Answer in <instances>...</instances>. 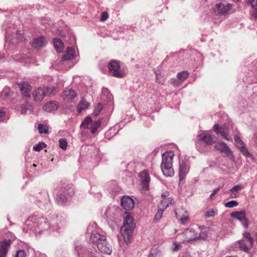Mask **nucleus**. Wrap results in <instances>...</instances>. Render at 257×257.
Masks as SVG:
<instances>
[{
	"instance_id": "f257e3e1",
	"label": "nucleus",
	"mask_w": 257,
	"mask_h": 257,
	"mask_svg": "<svg viewBox=\"0 0 257 257\" xmlns=\"http://www.w3.org/2000/svg\"><path fill=\"white\" fill-rule=\"evenodd\" d=\"M135 225L134 217L130 213L125 212L123 215V225L121 227V233L126 244L130 242Z\"/></svg>"
},
{
	"instance_id": "f03ea898",
	"label": "nucleus",
	"mask_w": 257,
	"mask_h": 257,
	"mask_svg": "<svg viewBox=\"0 0 257 257\" xmlns=\"http://www.w3.org/2000/svg\"><path fill=\"white\" fill-rule=\"evenodd\" d=\"M54 87L39 88L35 89L33 96L36 101H41L45 96H49L55 92Z\"/></svg>"
},
{
	"instance_id": "7ed1b4c3",
	"label": "nucleus",
	"mask_w": 257,
	"mask_h": 257,
	"mask_svg": "<svg viewBox=\"0 0 257 257\" xmlns=\"http://www.w3.org/2000/svg\"><path fill=\"white\" fill-rule=\"evenodd\" d=\"M177 237L182 242H190L197 240L198 234L192 228H188L179 234Z\"/></svg>"
},
{
	"instance_id": "20e7f679",
	"label": "nucleus",
	"mask_w": 257,
	"mask_h": 257,
	"mask_svg": "<svg viewBox=\"0 0 257 257\" xmlns=\"http://www.w3.org/2000/svg\"><path fill=\"white\" fill-rule=\"evenodd\" d=\"M100 123L101 122L99 120L92 121L90 117L87 116L81 124L80 127L88 128L90 130L92 134H94L100 127Z\"/></svg>"
},
{
	"instance_id": "39448f33",
	"label": "nucleus",
	"mask_w": 257,
	"mask_h": 257,
	"mask_svg": "<svg viewBox=\"0 0 257 257\" xmlns=\"http://www.w3.org/2000/svg\"><path fill=\"white\" fill-rule=\"evenodd\" d=\"M231 8V5L227 2H223L216 4L213 7V11L216 15H224L228 14Z\"/></svg>"
},
{
	"instance_id": "423d86ee",
	"label": "nucleus",
	"mask_w": 257,
	"mask_h": 257,
	"mask_svg": "<svg viewBox=\"0 0 257 257\" xmlns=\"http://www.w3.org/2000/svg\"><path fill=\"white\" fill-rule=\"evenodd\" d=\"M108 68L111 74L118 78L124 76V73L120 70L119 62L116 60L111 61L108 65Z\"/></svg>"
},
{
	"instance_id": "0eeeda50",
	"label": "nucleus",
	"mask_w": 257,
	"mask_h": 257,
	"mask_svg": "<svg viewBox=\"0 0 257 257\" xmlns=\"http://www.w3.org/2000/svg\"><path fill=\"white\" fill-rule=\"evenodd\" d=\"M198 139L207 145H212L215 143L212 136L207 132H202L198 135Z\"/></svg>"
},
{
	"instance_id": "6e6552de",
	"label": "nucleus",
	"mask_w": 257,
	"mask_h": 257,
	"mask_svg": "<svg viewBox=\"0 0 257 257\" xmlns=\"http://www.w3.org/2000/svg\"><path fill=\"white\" fill-rule=\"evenodd\" d=\"M33 222L34 224H37L42 229H46L48 228V225L46 220L43 217L37 218L36 216H32L29 217L27 220V223L29 222Z\"/></svg>"
},
{
	"instance_id": "1a4fd4ad",
	"label": "nucleus",
	"mask_w": 257,
	"mask_h": 257,
	"mask_svg": "<svg viewBox=\"0 0 257 257\" xmlns=\"http://www.w3.org/2000/svg\"><path fill=\"white\" fill-rule=\"evenodd\" d=\"M121 205L125 210H130L134 208L135 203L132 198L128 196H124L121 198Z\"/></svg>"
},
{
	"instance_id": "9d476101",
	"label": "nucleus",
	"mask_w": 257,
	"mask_h": 257,
	"mask_svg": "<svg viewBox=\"0 0 257 257\" xmlns=\"http://www.w3.org/2000/svg\"><path fill=\"white\" fill-rule=\"evenodd\" d=\"M214 148L217 151H219L221 153H224L226 155L229 156L231 155V151L223 142H218L214 146Z\"/></svg>"
},
{
	"instance_id": "9b49d317",
	"label": "nucleus",
	"mask_w": 257,
	"mask_h": 257,
	"mask_svg": "<svg viewBox=\"0 0 257 257\" xmlns=\"http://www.w3.org/2000/svg\"><path fill=\"white\" fill-rule=\"evenodd\" d=\"M97 247L99 250L103 253L110 254L112 251L111 246L107 242L106 238H104V240L99 243Z\"/></svg>"
},
{
	"instance_id": "f8f14e48",
	"label": "nucleus",
	"mask_w": 257,
	"mask_h": 257,
	"mask_svg": "<svg viewBox=\"0 0 257 257\" xmlns=\"http://www.w3.org/2000/svg\"><path fill=\"white\" fill-rule=\"evenodd\" d=\"M18 87L20 88L22 95L26 97H30V91L31 90V86L25 82L18 83Z\"/></svg>"
},
{
	"instance_id": "ddd939ff",
	"label": "nucleus",
	"mask_w": 257,
	"mask_h": 257,
	"mask_svg": "<svg viewBox=\"0 0 257 257\" xmlns=\"http://www.w3.org/2000/svg\"><path fill=\"white\" fill-rule=\"evenodd\" d=\"M59 107V104L57 101H49L44 105L43 109L47 112H54Z\"/></svg>"
},
{
	"instance_id": "4468645a",
	"label": "nucleus",
	"mask_w": 257,
	"mask_h": 257,
	"mask_svg": "<svg viewBox=\"0 0 257 257\" xmlns=\"http://www.w3.org/2000/svg\"><path fill=\"white\" fill-rule=\"evenodd\" d=\"M140 178L144 189L147 190L149 188L150 178L148 173L146 171L142 172L140 174Z\"/></svg>"
},
{
	"instance_id": "2eb2a0df",
	"label": "nucleus",
	"mask_w": 257,
	"mask_h": 257,
	"mask_svg": "<svg viewBox=\"0 0 257 257\" xmlns=\"http://www.w3.org/2000/svg\"><path fill=\"white\" fill-rule=\"evenodd\" d=\"M174 153L172 151L166 152L162 155L161 164L172 165Z\"/></svg>"
},
{
	"instance_id": "dca6fc26",
	"label": "nucleus",
	"mask_w": 257,
	"mask_h": 257,
	"mask_svg": "<svg viewBox=\"0 0 257 257\" xmlns=\"http://www.w3.org/2000/svg\"><path fill=\"white\" fill-rule=\"evenodd\" d=\"M214 131L217 135H219L221 137L228 141L229 139L227 138L228 130L226 128L219 127L218 125L215 124L213 126Z\"/></svg>"
},
{
	"instance_id": "f3484780",
	"label": "nucleus",
	"mask_w": 257,
	"mask_h": 257,
	"mask_svg": "<svg viewBox=\"0 0 257 257\" xmlns=\"http://www.w3.org/2000/svg\"><path fill=\"white\" fill-rule=\"evenodd\" d=\"M161 168L163 174L166 177H172L174 174L172 165H161Z\"/></svg>"
},
{
	"instance_id": "a211bd4d",
	"label": "nucleus",
	"mask_w": 257,
	"mask_h": 257,
	"mask_svg": "<svg viewBox=\"0 0 257 257\" xmlns=\"http://www.w3.org/2000/svg\"><path fill=\"white\" fill-rule=\"evenodd\" d=\"M188 166L187 163L182 161L180 162L179 177L180 180L183 179L188 172Z\"/></svg>"
},
{
	"instance_id": "6ab92c4d",
	"label": "nucleus",
	"mask_w": 257,
	"mask_h": 257,
	"mask_svg": "<svg viewBox=\"0 0 257 257\" xmlns=\"http://www.w3.org/2000/svg\"><path fill=\"white\" fill-rule=\"evenodd\" d=\"M11 243L10 240H5L0 242V254L6 257L8 249Z\"/></svg>"
},
{
	"instance_id": "aec40b11",
	"label": "nucleus",
	"mask_w": 257,
	"mask_h": 257,
	"mask_svg": "<svg viewBox=\"0 0 257 257\" xmlns=\"http://www.w3.org/2000/svg\"><path fill=\"white\" fill-rule=\"evenodd\" d=\"M47 41L43 37H38L34 39L32 46L35 48H40L46 45Z\"/></svg>"
},
{
	"instance_id": "412c9836",
	"label": "nucleus",
	"mask_w": 257,
	"mask_h": 257,
	"mask_svg": "<svg viewBox=\"0 0 257 257\" xmlns=\"http://www.w3.org/2000/svg\"><path fill=\"white\" fill-rule=\"evenodd\" d=\"M105 236L101 235L100 234L94 232L92 233L90 236V241L92 243L96 244L97 246L99 243H100L102 241L104 240Z\"/></svg>"
},
{
	"instance_id": "4be33fe9",
	"label": "nucleus",
	"mask_w": 257,
	"mask_h": 257,
	"mask_svg": "<svg viewBox=\"0 0 257 257\" xmlns=\"http://www.w3.org/2000/svg\"><path fill=\"white\" fill-rule=\"evenodd\" d=\"M76 93L75 91L70 88L66 89L64 90L62 96L64 100L67 101L72 100L76 96Z\"/></svg>"
},
{
	"instance_id": "5701e85b",
	"label": "nucleus",
	"mask_w": 257,
	"mask_h": 257,
	"mask_svg": "<svg viewBox=\"0 0 257 257\" xmlns=\"http://www.w3.org/2000/svg\"><path fill=\"white\" fill-rule=\"evenodd\" d=\"M75 50L72 47H68L65 53L62 57L63 60H69L74 58L75 56Z\"/></svg>"
},
{
	"instance_id": "b1692460",
	"label": "nucleus",
	"mask_w": 257,
	"mask_h": 257,
	"mask_svg": "<svg viewBox=\"0 0 257 257\" xmlns=\"http://www.w3.org/2000/svg\"><path fill=\"white\" fill-rule=\"evenodd\" d=\"M173 203V200L171 197H169L168 198H164L161 200V203L158 205V208H160V209L165 210L170 205L172 204Z\"/></svg>"
},
{
	"instance_id": "393cba45",
	"label": "nucleus",
	"mask_w": 257,
	"mask_h": 257,
	"mask_svg": "<svg viewBox=\"0 0 257 257\" xmlns=\"http://www.w3.org/2000/svg\"><path fill=\"white\" fill-rule=\"evenodd\" d=\"M53 43L54 47L58 53H61L64 49L63 42L58 38H54L53 39Z\"/></svg>"
},
{
	"instance_id": "a878e982",
	"label": "nucleus",
	"mask_w": 257,
	"mask_h": 257,
	"mask_svg": "<svg viewBox=\"0 0 257 257\" xmlns=\"http://www.w3.org/2000/svg\"><path fill=\"white\" fill-rule=\"evenodd\" d=\"M238 244L239 248L246 252H249L252 248L253 245H251V244L249 243L248 245H247L243 240H240L238 241Z\"/></svg>"
},
{
	"instance_id": "bb28decb",
	"label": "nucleus",
	"mask_w": 257,
	"mask_h": 257,
	"mask_svg": "<svg viewBox=\"0 0 257 257\" xmlns=\"http://www.w3.org/2000/svg\"><path fill=\"white\" fill-rule=\"evenodd\" d=\"M231 217L236 218L239 221L244 220L246 218L245 213L244 211H237L233 212L231 214Z\"/></svg>"
},
{
	"instance_id": "cd10ccee",
	"label": "nucleus",
	"mask_w": 257,
	"mask_h": 257,
	"mask_svg": "<svg viewBox=\"0 0 257 257\" xmlns=\"http://www.w3.org/2000/svg\"><path fill=\"white\" fill-rule=\"evenodd\" d=\"M90 104L85 100H81L77 105V111L79 113H81L82 110L87 108Z\"/></svg>"
},
{
	"instance_id": "c85d7f7f",
	"label": "nucleus",
	"mask_w": 257,
	"mask_h": 257,
	"mask_svg": "<svg viewBox=\"0 0 257 257\" xmlns=\"http://www.w3.org/2000/svg\"><path fill=\"white\" fill-rule=\"evenodd\" d=\"M156 74V82L161 84L162 85L164 84L165 82V77L164 74H162L160 72L158 71H155Z\"/></svg>"
},
{
	"instance_id": "c756f323",
	"label": "nucleus",
	"mask_w": 257,
	"mask_h": 257,
	"mask_svg": "<svg viewBox=\"0 0 257 257\" xmlns=\"http://www.w3.org/2000/svg\"><path fill=\"white\" fill-rule=\"evenodd\" d=\"M33 106L32 104L29 102H27L25 104L21 105V114H25L27 112V111H29L30 112L33 111Z\"/></svg>"
},
{
	"instance_id": "7c9ffc66",
	"label": "nucleus",
	"mask_w": 257,
	"mask_h": 257,
	"mask_svg": "<svg viewBox=\"0 0 257 257\" xmlns=\"http://www.w3.org/2000/svg\"><path fill=\"white\" fill-rule=\"evenodd\" d=\"M56 201L58 204L63 205L67 202V198L64 195L59 194L56 196Z\"/></svg>"
},
{
	"instance_id": "2f4dec72",
	"label": "nucleus",
	"mask_w": 257,
	"mask_h": 257,
	"mask_svg": "<svg viewBox=\"0 0 257 257\" xmlns=\"http://www.w3.org/2000/svg\"><path fill=\"white\" fill-rule=\"evenodd\" d=\"M243 188V186L242 185L239 184L233 186L232 188H231L229 191L232 193L231 197L235 198L236 195L234 193V192H236L241 190Z\"/></svg>"
},
{
	"instance_id": "473e14b6",
	"label": "nucleus",
	"mask_w": 257,
	"mask_h": 257,
	"mask_svg": "<svg viewBox=\"0 0 257 257\" xmlns=\"http://www.w3.org/2000/svg\"><path fill=\"white\" fill-rule=\"evenodd\" d=\"M188 76V72L186 71H183L178 73L177 78L181 82H183L187 78Z\"/></svg>"
},
{
	"instance_id": "72a5a7b5",
	"label": "nucleus",
	"mask_w": 257,
	"mask_h": 257,
	"mask_svg": "<svg viewBox=\"0 0 257 257\" xmlns=\"http://www.w3.org/2000/svg\"><path fill=\"white\" fill-rule=\"evenodd\" d=\"M243 236L246 239V240L248 241L250 244H251V245H253L254 239L249 232L247 231L244 232Z\"/></svg>"
},
{
	"instance_id": "f704fd0d",
	"label": "nucleus",
	"mask_w": 257,
	"mask_h": 257,
	"mask_svg": "<svg viewBox=\"0 0 257 257\" xmlns=\"http://www.w3.org/2000/svg\"><path fill=\"white\" fill-rule=\"evenodd\" d=\"M38 129L40 134H47L49 132L48 127L42 124H39Z\"/></svg>"
},
{
	"instance_id": "c9c22d12",
	"label": "nucleus",
	"mask_w": 257,
	"mask_h": 257,
	"mask_svg": "<svg viewBox=\"0 0 257 257\" xmlns=\"http://www.w3.org/2000/svg\"><path fill=\"white\" fill-rule=\"evenodd\" d=\"M59 147L63 150H66L67 146L68 143L65 139H61L59 140Z\"/></svg>"
},
{
	"instance_id": "e433bc0d",
	"label": "nucleus",
	"mask_w": 257,
	"mask_h": 257,
	"mask_svg": "<svg viewBox=\"0 0 257 257\" xmlns=\"http://www.w3.org/2000/svg\"><path fill=\"white\" fill-rule=\"evenodd\" d=\"M46 147V144L43 142H40L33 147V150L36 151H40Z\"/></svg>"
},
{
	"instance_id": "4c0bfd02",
	"label": "nucleus",
	"mask_w": 257,
	"mask_h": 257,
	"mask_svg": "<svg viewBox=\"0 0 257 257\" xmlns=\"http://www.w3.org/2000/svg\"><path fill=\"white\" fill-rule=\"evenodd\" d=\"M242 154L246 157L252 158V155L248 151L247 148L244 147L240 150Z\"/></svg>"
},
{
	"instance_id": "58836bf2",
	"label": "nucleus",
	"mask_w": 257,
	"mask_h": 257,
	"mask_svg": "<svg viewBox=\"0 0 257 257\" xmlns=\"http://www.w3.org/2000/svg\"><path fill=\"white\" fill-rule=\"evenodd\" d=\"M164 210L163 209H160V208H158V211L157 213L155 215L154 219L156 221L159 220L162 217L163 212Z\"/></svg>"
},
{
	"instance_id": "ea45409f",
	"label": "nucleus",
	"mask_w": 257,
	"mask_h": 257,
	"mask_svg": "<svg viewBox=\"0 0 257 257\" xmlns=\"http://www.w3.org/2000/svg\"><path fill=\"white\" fill-rule=\"evenodd\" d=\"M238 205V203L234 200L230 201L225 204V206L228 208H232Z\"/></svg>"
},
{
	"instance_id": "a19ab883",
	"label": "nucleus",
	"mask_w": 257,
	"mask_h": 257,
	"mask_svg": "<svg viewBox=\"0 0 257 257\" xmlns=\"http://www.w3.org/2000/svg\"><path fill=\"white\" fill-rule=\"evenodd\" d=\"M181 247L182 246L180 245V244L175 241L173 243L172 250L174 252H177L180 250Z\"/></svg>"
},
{
	"instance_id": "79ce46f5",
	"label": "nucleus",
	"mask_w": 257,
	"mask_h": 257,
	"mask_svg": "<svg viewBox=\"0 0 257 257\" xmlns=\"http://www.w3.org/2000/svg\"><path fill=\"white\" fill-rule=\"evenodd\" d=\"M247 2L253 10H257V0H247Z\"/></svg>"
},
{
	"instance_id": "37998d69",
	"label": "nucleus",
	"mask_w": 257,
	"mask_h": 257,
	"mask_svg": "<svg viewBox=\"0 0 257 257\" xmlns=\"http://www.w3.org/2000/svg\"><path fill=\"white\" fill-rule=\"evenodd\" d=\"M189 216L188 214L183 215L180 218L181 223L183 224H187L189 222Z\"/></svg>"
},
{
	"instance_id": "c03bdc74",
	"label": "nucleus",
	"mask_w": 257,
	"mask_h": 257,
	"mask_svg": "<svg viewBox=\"0 0 257 257\" xmlns=\"http://www.w3.org/2000/svg\"><path fill=\"white\" fill-rule=\"evenodd\" d=\"M102 109V105L101 104H98L95 108L94 113L95 115H98Z\"/></svg>"
},
{
	"instance_id": "a18cd8bd",
	"label": "nucleus",
	"mask_w": 257,
	"mask_h": 257,
	"mask_svg": "<svg viewBox=\"0 0 257 257\" xmlns=\"http://www.w3.org/2000/svg\"><path fill=\"white\" fill-rule=\"evenodd\" d=\"M15 257H26V253L23 250H19L15 254Z\"/></svg>"
},
{
	"instance_id": "49530a36",
	"label": "nucleus",
	"mask_w": 257,
	"mask_h": 257,
	"mask_svg": "<svg viewBox=\"0 0 257 257\" xmlns=\"http://www.w3.org/2000/svg\"><path fill=\"white\" fill-rule=\"evenodd\" d=\"M108 18V15L106 12H103L101 15L100 21L104 22L106 21Z\"/></svg>"
},
{
	"instance_id": "de8ad7c7",
	"label": "nucleus",
	"mask_w": 257,
	"mask_h": 257,
	"mask_svg": "<svg viewBox=\"0 0 257 257\" xmlns=\"http://www.w3.org/2000/svg\"><path fill=\"white\" fill-rule=\"evenodd\" d=\"M215 215V212L213 209L209 210L205 212V216L206 217H212Z\"/></svg>"
},
{
	"instance_id": "09e8293b",
	"label": "nucleus",
	"mask_w": 257,
	"mask_h": 257,
	"mask_svg": "<svg viewBox=\"0 0 257 257\" xmlns=\"http://www.w3.org/2000/svg\"><path fill=\"white\" fill-rule=\"evenodd\" d=\"M207 237V234L204 232H202V233H200L199 234H198L197 239H202L204 240V239H206Z\"/></svg>"
},
{
	"instance_id": "8fccbe9b",
	"label": "nucleus",
	"mask_w": 257,
	"mask_h": 257,
	"mask_svg": "<svg viewBox=\"0 0 257 257\" xmlns=\"http://www.w3.org/2000/svg\"><path fill=\"white\" fill-rule=\"evenodd\" d=\"M18 39V41H21L23 39V36L22 35L20 31H17L16 34Z\"/></svg>"
},
{
	"instance_id": "3c124183",
	"label": "nucleus",
	"mask_w": 257,
	"mask_h": 257,
	"mask_svg": "<svg viewBox=\"0 0 257 257\" xmlns=\"http://www.w3.org/2000/svg\"><path fill=\"white\" fill-rule=\"evenodd\" d=\"M241 221H242V224H243V226L245 228H247V227L248 226V219L246 218H245V219L244 220H243Z\"/></svg>"
},
{
	"instance_id": "603ef678",
	"label": "nucleus",
	"mask_w": 257,
	"mask_h": 257,
	"mask_svg": "<svg viewBox=\"0 0 257 257\" xmlns=\"http://www.w3.org/2000/svg\"><path fill=\"white\" fill-rule=\"evenodd\" d=\"M236 145L239 150H240L241 149H242V148H243L245 147V145L243 142L238 143V144H236Z\"/></svg>"
},
{
	"instance_id": "864d4df0",
	"label": "nucleus",
	"mask_w": 257,
	"mask_h": 257,
	"mask_svg": "<svg viewBox=\"0 0 257 257\" xmlns=\"http://www.w3.org/2000/svg\"><path fill=\"white\" fill-rule=\"evenodd\" d=\"M236 145L239 150H240L241 149H242V148H243L245 147V145L243 142L238 143V144H236Z\"/></svg>"
},
{
	"instance_id": "5fc2aeb1",
	"label": "nucleus",
	"mask_w": 257,
	"mask_h": 257,
	"mask_svg": "<svg viewBox=\"0 0 257 257\" xmlns=\"http://www.w3.org/2000/svg\"><path fill=\"white\" fill-rule=\"evenodd\" d=\"M5 112L3 110H0V121H2L4 120V116Z\"/></svg>"
},
{
	"instance_id": "6e6d98bb",
	"label": "nucleus",
	"mask_w": 257,
	"mask_h": 257,
	"mask_svg": "<svg viewBox=\"0 0 257 257\" xmlns=\"http://www.w3.org/2000/svg\"><path fill=\"white\" fill-rule=\"evenodd\" d=\"M251 17L255 20H257V10H254L251 14Z\"/></svg>"
},
{
	"instance_id": "4d7b16f0",
	"label": "nucleus",
	"mask_w": 257,
	"mask_h": 257,
	"mask_svg": "<svg viewBox=\"0 0 257 257\" xmlns=\"http://www.w3.org/2000/svg\"><path fill=\"white\" fill-rule=\"evenodd\" d=\"M234 141H235L236 144H237L238 143H241V142H242L241 140V139H240V138L238 136H234Z\"/></svg>"
},
{
	"instance_id": "13d9d810",
	"label": "nucleus",
	"mask_w": 257,
	"mask_h": 257,
	"mask_svg": "<svg viewBox=\"0 0 257 257\" xmlns=\"http://www.w3.org/2000/svg\"><path fill=\"white\" fill-rule=\"evenodd\" d=\"M222 186H219L217 188L214 189L213 192L212 193V195H214L215 194H216L217 193V192L222 187Z\"/></svg>"
},
{
	"instance_id": "bf43d9fd",
	"label": "nucleus",
	"mask_w": 257,
	"mask_h": 257,
	"mask_svg": "<svg viewBox=\"0 0 257 257\" xmlns=\"http://www.w3.org/2000/svg\"><path fill=\"white\" fill-rule=\"evenodd\" d=\"M168 196H169V193L168 192H164V193H162L161 195V196L163 199L168 198H169V197H168Z\"/></svg>"
},
{
	"instance_id": "052dcab7",
	"label": "nucleus",
	"mask_w": 257,
	"mask_h": 257,
	"mask_svg": "<svg viewBox=\"0 0 257 257\" xmlns=\"http://www.w3.org/2000/svg\"><path fill=\"white\" fill-rule=\"evenodd\" d=\"M68 194L70 196H72L74 194V190L72 188H70V191L68 192Z\"/></svg>"
},
{
	"instance_id": "680f3d73",
	"label": "nucleus",
	"mask_w": 257,
	"mask_h": 257,
	"mask_svg": "<svg viewBox=\"0 0 257 257\" xmlns=\"http://www.w3.org/2000/svg\"><path fill=\"white\" fill-rule=\"evenodd\" d=\"M103 94H109V91L108 90V89L105 88L104 89H103Z\"/></svg>"
},
{
	"instance_id": "e2e57ef3",
	"label": "nucleus",
	"mask_w": 257,
	"mask_h": 257,
	"mask_svg": "<svg viewBox=\"0 0 257 257\" xmlns=\"http://www.w3.org/2000/svg\"><path fill=\"white\" fill-rule=\"evenodd\" d=\"M55 1L59 4H61L63 2H64L65 1H66V0H55Z\"/></svg>"
},
{
	"instance_id": "0e129e2a",
	"label": "nucleus",
	"mask_w": 257,
	"mask_h": 257,
	"mask_svg": "<svg viewBox=\"0 0 257 257\" xmlns=\"http://www.w3.org/2000/svg\"><path fill=\"white\" fill-rule=\"evenodd\" d=\"M175 79H172V83L174 85H176V84L175 83Z\"/></svg>"
},
{
	"instance_id": "69168bd1",
	"label": "nucleus",
	"mask_w": 257,
	"mask_h": 257,
	"mask_svg": "<svg viewBox=\"0 0 257 257\" xmlns=\"http://www.w3.org/2000/svg\"><path fill=\"white\" fill-rule=\"evenodd\" d=\"M11 42L12 43H15L16 42L15 41L14 39L12 38L11 40Z\"/></svg>"
},
{
	"instance_id": "338daca9",
	"label": "nucleus",
	"mask_w": 257,
	"mask_h": 257,
	"mask_svg": "<svg viewBox=\"0 0 257 257\" xmlns=\"http://www.w3.org/2000/svg\"><path fill=\"white\" fill-rule=\"evenodd\" d=\"M148 257H155V256L153 254H150Z\"/></svg>"
},
{
	"instance_id": "774afa93",
	"label": "nucleus",
	"mask_w": 257,
	"mask_h": 257,
	"mask_svg": "<svg viewBox=\"0 0 257 257\" xmlns=\"http://www.w3.org/2000/svg\"><path fill=\"white\" fill-rule=\"evenodd\" d=\"M0 257H6V256L0 254Z\"/></svg>"
}]
</instances>
